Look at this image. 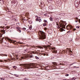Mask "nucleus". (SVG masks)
Returning a JSON list of instances; mask_svg holds the SVG:
<instances>
[{
	"instance_id": "1",
	"label": "nucleus",
	"mask_w": 80,
	"mask_h": 80,
	"mask_svg": "<svg viewBox=\"0 0 80 80\" xmlns=\"http://www.w3.org/2000/svg\"><path fill=\"white\" fill-rule=\"evenodd\" d=\"M19 65L22 66L24 69H30V68H37V64H21Z\"/></svg>"
},
{
	"instance_id": "2",
	"label": "nucleus",
	"mask_w": 80,
	"mask_h": 80,
	"mask_svg": "<svg viewBox=\"0 0 80 80\" xmlns=\"http://www.w3.org/2000/svg\"><path fill=\"white\" fill-rule=\"evenodd\" d=\"M59 24V26H58L57 28H60V31L63 32L64 30L63 28H65V25H67V23L66 22L62 21L60 22Z\"/></svg>"
},
{
	"instance_id": "3",
	"label": "nucleus",
	"mask_w": 80,
	"mask_h": 80,
	"mask_svg": "<svg viewBox=\"0 0 80 80\" xmlns=\"http://www.w3.org/2000/svg\"><path fill=\"white\" fill-rule=\"evenodd\" d=\"M43 47L45 48V49H46V50H48L49 49V50H50L52 51V53H56L57 51L55 50V48H51V46L50 45H48L47 46H43Z\"/></svg>"
},
{
	"instance_id": "4",
	"label": "nucleus",
	"mask_w": 80,
	"mask_h": 80,
	"mask_svg": "<svg viewBox=\"0 0 80 80\" xmlns=\"http://www.w3.org/2000/svg\"><path fill=\"white\" fill-rule=\"evenodd\" d=\"M39 33L40 34V37L39 38L40 39L43 40V39H45V33L44 32L40 31Z\"/></svg>"
},
{
	"instance_id": "5",
	"label": "nucleus",
	"mask_w": 80,
	"mask_h": 80,
	"mask_svg": "<svg viewBox=\"0 0 80 80\" xmlns=\"http://www.w3.org/2000/svg\"><path fill=\"white\" fill-rule=\"evenodd\" d=\"M33 56L32 54L28 55L27 54H24L23 56L21 57L22 59H24V58H33Z\"/></svg>"
},
{
	"instance_id": "6",
	"label": "nucleus",
	"mask_w": 80,
	"mask_h": 80,
	"mask_svg": "<svg viewBox=\"0 0 80 80\" xmlns=\"http://www.w3.org/2000/svg\"><path fill=\"white\" fill-rule=\"evenodd\" d=\"M7 39L8 40L10 43H15V44H16V41H13L8 38H7Z\"/></svg>"
},
{
	"instance_id": "7",
	"label": "nucleus",
	"mask_w": 80,
	"mask_h": 80,
	"mask_svg": "<svg viewBox=\"0 0 80 80\" xmlns=\"http://www.w3.org/2000/svg\"><path fill=\"white\" fill-rule=\"evenodd\" d=\"M66 28L67 30H70V29L72 28V26L70 24H69L66 26Z\"/></svg>"
},
{
	"instance_id": "8",
	"label": "nucleus",
	"mask_w": 80,
	"mask_h": 80,
	"mask_svg": "<svg viewBox=\"0 0 80 80\" xmlns=\"http://www.w3.org/2000/svg\"><path fill=\"white\" fill-rule=\"evenodd\" d=\"M80 3V0H76L75 1V5H76V4L77 5H78V4Z\"/></svg>"
},
{
	"instance_id": "9",
	"label": "nucleus",
	"mask_w": 80,
	"mask_h": 80,
	"mask_svg": "<svg viewBox=\"0 0 80 80\" xmlns=\"http://www.w3.org/2000/svg\"><path fill=\"white\" fill-rule=\"evenodd\" d=\"M70 52H72V51L70 50L69 49H68L66 51L67 53H70Z\"/></svg>"
},
{
	"instance_id": "10",
	"label": "nucleus",
	"mask_w": 80,
	"mask_h": 80,
	"mask_svg": "<svg viewBox=\"0 0 80 80\" xmlns=\"http://www.w3.org/2000/svg\"><path fill=\"white\" fill-rule=\"evenodd\" d=\"M12 3H13V5H15V6H16L17 5V2H16L15 1H13V2H12Z\"/></svg>"
},
{
	"instance_id": "11",
	"label": "nucleus",
	"mask_w": 80,
	"mask_h": 80,
	"mask_svg": "<svg viewBox=\"0 0 80 80\" xmlns=\"http://www.w3.org/2000/svg\"><path fill=\"white\" fill-rule=\"evenodd\" d=\"M29 29L30 30H32V26H30L29 27Z\"/></svg>"
},
{
	"instance_id": "12",
	"label": "nucleus",
	"mask_w": 80,
	"mask_h": 80,
	"mask_svg": "<svg viewBox=\"0 0 80 80\" xmlns=\"http://www.w3.org/2000/svg\"><path fill=\"white\" fill-rule=\"evenodd\" d=\"M38 48H40L41 49H43V48L40 46H38Z\"/></svg>"
},
{
	"instance_id": "13",
	"label": "nucleus",
	"mask_w": 80,
	"mask_h": 80,
	"mask_svg": "<svg viewBox=\"0 0 80 80\" xmlns=\"http://www.w3.org/2000/svg\"><path fill=\"white\" fill-rule=\"evenodd\" d=\"M1 32H2L3 33V34L5 33V31L4 30H1Z\"/></svg>"
},
{
	"instance_id": "14",
	"label": "nucleus",
	"mask_w": 80,
	"mask_h": 80,
	"mask_svg": "<svg viewBox=\"0 0 80 80\" xmlns=\"http://www.w3.org/2000/svg\"><path fill=\"white\" fill-rule=\"evenodd\" d=\"M75 22H78V18H76V20H75Z\"/></svg>"
},
{
	"instance_id": "15",
	"label": "nucleus",
	"mask_w": 80,
	"mask_h": 80,
	"mask_svg": "<svg viewBox=\"0 0 80 80\" xmlns=\"http://www.w3.org/2000/svg\"><path fill=\"white\" fill-rule=\"evenodd\" d=\"M52 64L54 65H57V63L55 62H53Z\"/></svg>"
},
{
	"instance_id": "16",
	"label": "nucleus",
	"mask_w": 80,
	"mask_h": 80,
	"mask_svg": "<svg viewBox=\"0 0 80 80\" xmlns=\"http://www.w3.org/2000/svg\"><path fill=\"white\" fill-rule=\"evenodd\" d=\"M48 3H50L52 2V0H47Z\"/></svg>"
},
{
	"instance_id": "17",
	"label": "nucleus",
	"mask_w": 80,
	"mask_h": 80,
	"mask_svg": "<svg viewBox=\"0 0 80 80\" xmlns=\"http://www.w3.org/2000/svg\"><path fill=\"white\" fill-rule=\"evenodd\" d=\"M17 31H18V32L19 33H21V30H20L19 29H18L17 30Z\"/></svg>"
},
{
	"instance_id": "18",
	"label": "nucleus",
	"mask_w": 80,
	"mask_h": 80,
	"mask_svg": "<svg viewBox=\"0 0 80 80\" xmlns=\"http://www.w3.org/2000/svg\"><path fill=\"white\" fill-rule=\"evenodd\" d=\"M43 25L44 27H45V26H47V24L46 23H44L43 24Z\"/></svg>"
},
{
	"instance_id": "19",
	"label": "nucleus",
	"mask_w": 80,
	"mask_h": 80,
	"mask_svg": "<svg viewBox=\"0 0 80 80\" xmlns=\"http://www.w3.org/2000/svg\"><path fill=\"white\" fill-rule=\"evenodd\" d=\"M5 68H6V69H8V70H10V68H9L7 66H6L5 67Z\"/></svg>"
},
{
	"instance_id": "20",
	"label": "nucleus",
	"mask_w": 80,
	"mask_h": 80,
	"mask_svg": "<svg viewBox=\"0 0 80 80\" xmlns=\"http://www.w3.org/2000/svg\"><path fill=\"white\" fill-rule=\"evenodd\" d=\"M49 19H50V21H51L52 22V21H53V18H50Z\"/></svg>"
},
{
	"instance_id": "21",
	"label": "nucleus",
	"mask_w": 80,
	"mask_h": 80,
	"mask_svg": "<svg viewBox=\"0 0 80 80\" xmlns=\"http://www.w3.org/2000/svg\"><path fill=\"white\" fill-rule=\"evenodd\" d=\"M35 58L37 59V60H38V59H39V58L37 56H35Z\"/></svg>"
},
{
	"instance_id": "22",
	"label": "nucleus",
	"mask_w": 80,
	"mask_h": 80,
	"mask_svg": "<svg viewBox=\"0 0 80 80\" xmlns=\"http://www.w3.org/2000/svg\"><path fill=\"white\" fill-rule=\"evenodd\" d=\"M3 55H4V56H6V57L7 56V55L6 54H1L0 55L1 56H2Z\"/></svg>"
},
{
	"instance_id": "23",
	"label": "nucleus",
	"mask_w": 80,
	"mask_h": 80,
	"mask_svg": "<svg viewBox=\"0 0 80 80\" xmlns=\"http://www.w3.org/2000/svg\"><path fill=\"white\" fill-rule=\"evenodd\" d=\"M43 55L44 56H45V55H46V56H48V54H43Z\"/></svg>"
},
{
	"instance_id": "24",
	"label": "nucleus",
	"mask_w": 80,
	"mask_h": 80,
	"mask_svg": "<svg viewBox=\"0 0 80 80\" xmlns=\"http://www.w3.org/2000/svg\"><path fill=\"white\" fill-rule=\"evenodd\" d=\"M36 20L37 21V22H38L39 21V19H38V18L36 19Z\"/></svg>"
},
{
	"instance_id": "25",
	"label": "nucleus",
	"mask_w": 80,
	"mask_h": 80,
	"mask_svg": "<svg viewBox=\"0 0 80 80\" xmlns=\"http://www.w3.org/2000/svg\"><path fill=\"white\" fill-rule=\"evenodd\" d=\"M13 68H17V66H15L12 67Z\"/></svg>"
},
{
	"instance_id": "26",
	"label": "nucleus",
	"mask_w": 80,
	"mask_h": 80,
	"mask_svg": "<svg viewBox=\"0 0 80 80\" xmlns=\"http://www.w3.org/2000/svg\"><path fill=\"white\" fill-rule=\"evenodd\" d=\"M16 57L17 59H18V55H16Z\"/></svg>"
},
{
	"instance_id": "27",
	"label": "nucleus",
	"mask_w": 80,
	"mask_h": 80,
	"mask_svg": "<svg viewBox=\"0 0 80 80\" xmlns=\"http://www.w3.org/2000/svg\"><path fill=\"white\" fill-rule=\"evenodd\" d=\"M39 22H42V19H39Z\"/></svg>"
},
{
	"instance_id": "28",
	"label": "nucleus",
	"mask_w": 80,
	"mask_h": 80,
	"mask_svg": "<svg viewBox=\"0 0 80 80\" xmlns=\"http://www.w3.org/2000/svg\"><path fill=\"white\" fill-rule=\"evenodd\" d=\"M76 79V78H72V79L73 80H75Z\"/></svg>"
},
{
	"instance_id": "29",
	"label": "nucleus",
	"mask_w": 80,
	"mask_h": 80,
	"mask_svg": "<svg viewBox=\"0 0 80 80\" xmlns=\"http://www.w3.org/2000/svg\"><path fill=\"white\" fill-rule=\"evenodd\" d=\"M69 76V74H66L65 75V76L66 77H68V76Z\"/></svg>"
},
{
	"instance_id": "30",
	"label": "nucleus",
	"mask_w": 80,
	"mask_h": 80,
	"mask_svg": "<svg viewBox=\"0 0 80 80\" xmlns=\"http://www.w3.org/2000/svg\"><path fill=\"white\" fill-rule=\"evenodd\" d=\"M6 27L7 28V29H8V28H10V27H9L7 26Z\"/></svg>"
},
{
	"instance_id": "31",
	"label": "nucleus",
	"mask_w": 80,
	"mask_h": 80,
	"mask_svg": "<svg viewBox=\"0 0 80 80\" xmlns=\"http://www.w3.org/2000/svg\"><path fill=\"white\" fill-rule=\"evenodd\" d=\"M44 22H45V23H46V22H47V21H46V20H44Z\"/></svg>"
},
{
	"instance_id": "32",
	"label": "nucleus",
	"mask_w": 80,
	"mask_h": 80,
	"mask_svg": "<svg viewBox=\"0 0 80 80\" xmlns=\"http://www.w3.org/2000/svg\"><path fill=\"white\" fill-rule=\"evenodd\" d=\"M27 50H25L24 51V53H25L26 52H27Z\"/></svg>"
},
{
	"instance_id": "33",
	"label": "nucleus",
	"mask_w": 80,
	"mask_h": 80,
	"mask_svg": "<svg viewBox=\"0 0 80 80\" xmlns=\"http://www.w3.org/2000/svg\"><path fill=\"white\" fill-rule=\"evenodd\" d=\"M23 80H29L27 78H24L23 79Z\"/></svg>"
},
{
	"instance_id": "34",
	"label": "nucleus",
	"mask_w": 80,
	"mask_h": 80,
	"mask_svg": "<svg viewBox=\"0 0 80 80\" xmlns=\"http://www.w3.org/2000/svg\"><path fill=\"white\" fill-rule=\"evenodd\" d=\"M76 28H80L78 26H77L76 27Z\"/></svg>"
},
{
	"instance_id": "35",
	"label": "nucleus",
	"mask_w": 80,
	"mask_h": 80,
	"mask_svg": "<svg viewBox=\"0 0 80 80\" xmlns=\"http://www.w3.org/2000/svg\"><path fill=\"white\" fill-rule=\"evenodd\" d=\"M23 29L24 30H26V28H23Z\"/></svg>"
},
{
	"instance_id": "36",
	"label": "nucleus",
	"mask_w": 80,
	"mask_h": 80,
	"mask_svg": "<svg viewBox=\"0 0 80 80\" xmlns=\"http://www.w3.org/2000/svg\"><path fill=\"white\" fill-rule=\"evenodd\" d=\"M62 15L65 16V13H62Z\"/></svg>"
},
{
	"instance_id": "37",
	"label": "nucleus",
	"mask_w": 80,
	"mask_h": 80,
	"mask_svg": "<svg viewBox=\"0 0 80 80\" xmlns=\"http://www.w3.org/2000/svg\"><path fill=\"white\" fill-rule=\"evenodd\" d=\"M0 28H3L2 26H0Z\"/></svg>"
},
{
	"instance_id": "38",
	"label": "nucleus",
	"mask_w": 80,
	"mask_h": 80,
	"mask_svg": "<svg viewBox=\"0 0 80 80\" xmlns=\"http://www.w3.org/2000/svg\"><path fill=\"white\" fill-rule=\"evenodd\" d=\"M73 30H74V31H75V30H76V29L75 28L73 29Z\"/></svg>"
},
{
	"instance_id": "39",
	"label": "nucleus",
	"mask_w": 80,
	"mask_h": 80,
	"mask_svg": "<svg viewBox=\"0 0 80 80\" xmlns=\"http://www.w3.org/2000/svg\"><path fill=\"white\" fill-rule=\"evenodd\" d=\"M18 43H20V44H22V42H19Z\"/></svg>"
},
{
	"instance_id": "40",
	"label": "nucleus",
	"mask_w": 80,
	"mask_h": 80,
	"mask_svg": "<svg viewBox=\"0 0 80 80\" xmlns=\"http://www.w3.org/2000/svg\"><path fill=\"white\" fill-rule=\"evenodd\" d=\"M32 47L33 48H35V46H32Z\"/></svg>"
},
{
	"instance_id": "41",
	"label": "nucleus",
	"mask_w": 80,
	"mask_h": 80,
	"mask_svg": "<svg viewBox=\"0 0 80 80\" xmlns=\"http://www.w3.org/2000/svg\"><path fill=\"white\" fill-rule=\"evenodd\" d=\"M3 62V61H2V60H0V62Z\"/></svg>"
},
{
	"instance_id": "42",
	"label": "nucleus",
	"mask_w": 80,
	"mask_h": 80,
	"mask_svg": "<svg viewBox=\"0 0 80 80\" xmlns=\"http://www.w3.org/2000/svg\"><path fill=\"white\" fill-rule=\"evenodd\" d=\"M74 63H73L72 64H71V65H73V64H74Z\"/></svg>"
},
{
	"instance_id": "43",
	"label": "nucleus",
	"mask_w": 80,
	"mask_h": 80,
	"mask_svg": "<svg viewBox=\"0 0 80 80\" xmlns=\"http://www.w3.org/2000/svg\"><path fill=\"white\" fill-rule=\"evenodd\" d=\"M14 75H17V74H14Z\"/></svg>"
},
{
	"instance_id": "44",
	"label": "nucleus",
	"mask_w": 80,
	"mask_h": 80,
	"mask_svg": "<svg viewBox=\"0 0 80 80\" xmlns=\"http://www.w3.org/2000/svg\"><path fill=\"white\" fill-rule=\"evenodd\" d=\"M3 80H5L4 78L3 79Z\"/></svg>"
},
{
	"instance_id": "45",
	"label": "nucleus",
	"mask_w": 80,
	"mask_h": 80,
	"mask_svg": "<svg viewBox=\"0 0 80 80\" xmlns=\"http://www.w3.org/2000/svg\"><path fill=\"white\" fill-rule=\"evenodd\" d=\"M74 68H75V66L74 67Z\"/></svg>"
},
{
	"instance_id": "46",
	"label": "nucleus",
	"mask_w": 80,
	"mask_h": 80,
	"mask_svg": "<svg viewBox=\"0 0 80 80\" xmlns=\"http://www.w3.org/2000/svg\"><path fill=\"white\" fill-rule=\"evenodd\" d=\"M24 2H25V0L24 1Z\"/></svg>"
},
{
	"instance_id": "47",
	"label": "nucleus",
	"mask_w": 80,
	"mask_h": 80,
	"mask_svg": "<svg viewBox=\"0 0 80 80\" xmlns=\"http://www.w3.org/2000/svg\"><path fill=\"white\" fill-rule=\"evenodd\" d=\"M5 25H7V24H5Z\"/></svg>"
},
{
	"instance_id": "48",
	"label": "nucleus",
	"mask_w": 80,
	"mask_h": 80,
	"mask_svg": "<svg viewBox=\"0 0 80 80\" xmlns=\"http://www.w3.org/2000/svg\"><path fill=\"white\" fill-rule=\"evenodd\" d=\"M4 61H5V62H6V60H5Z\"/></svg>"
},
{
	"instance_id": "49",
	"label": "nucleus",
	"mask_w": 80,
	"mask_h": 80,
	"mask_svg": "<svg viewBox=\"0 0 80 80\" xmlns=\"http://www.w3.org/2000/svg\"><path fill=\"white\" fill-rule=\"evenodd\" d=\"M17 77H18V76Z\"/></svg>"
},
{
	"instance_id": "50",
	"label": "nucleus",
	"mask_w": 80,
	"mask_h": 80,
	"mask_svg": "<svg viewBox=\"0 0 80 80\" xmlns=\"http://www.w3.org/2000/svg\"><path fill=\"white\" fill-rule=\"evenodd\" d=\"M1 80H2V78H1Z\"/></svg>"
},
{
	"instance_id": "51",
	"label": "nucleus",
	"mask_w": 80,
	"mask_h": 80,
	"mask_svg": "<svg viewBox=\"0 0 80 80\" xmlns=\"http://www.w3.org/2000/svg\"><path fill=\"white\" fill-rule=\"evenodd\" d=\"M15 21H16V19H15Z\"/></svg>"
},
{
	"instance_id": "52",
	"label": "nucleus",
	"mask_w": 80,
	"mask_h": 80,
	"mask_svg": "<svg viewBox=\"0 0 80 80\" xmlns=\"http://www.w3.org/2000/svg\"><path fill=\"white\" fill-rule=\"evenodd\" d=\"M3 38H2V40H3Z\"/></svg>"
},
{
	"instance_id": "53",
	"label": "nucleus",
	"mask_w": 80,
	"mask_h": 80,
	"mask_svg": "<svg viewBox=\"0 0 80 80\" xmlns=\"http://www.w3.org/2000/svg\"><path fill=\"white\" fill-rule=\"evenodd\" d=\"M2 0H0V1H1Z\"/></svg>"
},
{
	"instance_id": "54",
	"label": "nucleus",
	"mask_w": 80,
	"mask_h": 80,
	"mask_svg": "<svg viewBox=\"0 0 80 80\" xmlns=\"http://www.w3.org/2000/svg\"><path fill=\"white\" fill-rule=\"evenodd\" d=\"M45 15V14H44Z\"/></svg>"
},
{
	"instance_id": "55",
	"label": "nucleus",
	"mask_w": 80,
	"mask_h": 80,
	"mask_svg": "<svg viewBox=\"0 0 80 80\" xmlns=\"http://www.w3.org/2000/svg\"><path fill=\"white\" fill-rule=\"evenodd\" d=\"M64 80H65V79Z\"/></svg>"
}]
</instances>
